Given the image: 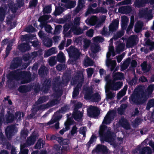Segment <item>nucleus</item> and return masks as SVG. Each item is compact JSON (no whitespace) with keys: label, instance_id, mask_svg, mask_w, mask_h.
<instances>
[{"label":"nucleus","instance_id":"51","mask_svg":"<svg viewBox=\"0 0 154 154\" xmlns=\"http://www.w3.org/2000/svg\"><path fill=\"white\" fill-rule=\"evenodd\" d=\"M126 107V105L125 104H122V105L118 109V111L119 113L122 114L123 109L125 108Z\"/></svg>","mask_w":154,"mask_h":154},{"label":"nucleus","instance_id":"17","mask_svg":"<svg viewBox=\"0 0 154 154\" xmlns=\"http://www.w3.org/2000/svg\"><path fill=\"white\" fill-rule=\"evenodd\" d=\"M94 64L93 61L88 57L86 56L84 60L83 65L87 67L92 66Z\"/></svg>","mask_w":154,"mask_h":154},{"label":"nucleus","instance_id":"64","mask_svg":"<svg viewBox=\"0 0 154 154\" xmlns=\"http://www.w3.org/2000/svg\"><path fill=\"white\" fill-rule=\"evenodd\" d=\"M26 90V87L24 86H20L19 88V91L20 92H24Z\"/></svg>","mask_w":154,"mask_h":154},{"label":"nucleus","instance_id":"33","mask_svg":"<svg viewBox=\"0 0 154 154\" xmlns=\"http://www.w3.org/2000/svg\"><path fill=\"white\" fill-rule=\"evenodd\" d=\"M134 23V17L133 16H131V21L130 25L127 29V32H128L133 28Z\"/></svg>","mask_w":154,"mask_h":154},{"label":"nucleus","instance_id":"35","mask_svg":"<svg viewBox=\"0 0 154 154\" xmlns=\"http://www.w3.org/2000/svg\"><path fill=\"white\" fill-rule=\"evenodd\" d=\"M6 11L5 9H4L2 8H0V20L2 21L4 20L5 13Z\"/></svg>","mask_w":154,"mask_h":154},{"label":"nucleus","instance_id":"41","mask_svg":"<svg viewBox=\"0 0 154 154\" xmlns=\"http://www.w3.org/2000/svg\"><path fill=\"white\" fill-rule=\"evenodd\" d=\"M142 69L145 72H148L149 70V68L147 67L146 63L143 62L141 65Z\"/></svg>","mask_w":154,"mask_h":154},{"label":"nucleus","instance_id":"5","mask_svg":"<svg viewBox=\"0 0 154 154\" xmlns=\"http://www.w3.org/2000/svg\"><path fill=\"white\" fill-rule=\"evenodd\" d=\"M80 18L79 17H76L74 21V25L71 27L70 32H72L75 34L78 35L83 32L78 26L80 24Z\"/></svg>","mask_w":154,"mask_h":154},{"label":"nucleus","instance_id":"14","mask_svg":"<svg viewBox=\"0 0 154 154\" xmlns=\"http://www.w3.org/2000/svg\"><path fill=\"white\" fill-rule=\"evenodd\" d=\"M119 123L124 128L127 129L130 128L129 124L126 119L124 118L122 119L119 121Z\"/></svg>","mask_w":154,"mask_h":154},{"label":"nucleus","instance_id":"22","mask_svg":"<svg viewBox=\"0 0 154 154\" xmlns=\"http://www.w3.org/2000/svg\"><path fill=\"white\" fill-rule=\"evenodd\" d=\"M143 26V23L141 21L137 22L135 25L134 31L137 33L140 32Z\"/></svg>","mask_w":154,"mask_h":154},{"label":"nucleus","instance_id":"20","mask_svg":"<svg viewBox=\"0 0 154 154\" xmlns=\"http://www.w3.org/2000/svg\"><path fill=\"white\" fill-rule=\"evenodd\" d=\"M137 36H133L129 38L130 42L128 41L127 43V46L128 47L132 46L135 42L137 41Z\"/></svg>","mask_w":154,"mask_h":154},{"label":"nucleus","instance_id":"4","mask_svg":"<svg viewBox=\"0 0 154 154\" xmlns=\"http://www.w3.org/2000/svg\"><path fill=\"white\" fill-rule=\"evenodd\" d=\"M96 152L97 154H111V151L104 145H97L95 148L92 150V153Z\"/></svg>","mask_w":154,"mask_h":154},{"label":"nucleus","instance_id":"6","mask_svg":"<svg viewBox=\"0 0 154 154\" xmlns=\"http://www.w3.org/2000/svg\"><path fill=\"white\" fill-rule=\"evenodd\" d=\"M88 116L92 117H96L99 114L100 111L96 107L91 106L87 109Z\"/></svg>","mask_w":154,"mask_h":154},{"label":"nucleus","instance_id":"25","mask_svg":"<svg viewBox=\"0 0 154 154\" xmlns=\"http://www.w3.org/2000/svg\"><path fill=\"white\" fill-rule=\"evenodd\" d=\"M37 52H35L32 53L30 55L29 54L25 55L23 56V58L25 60H27L35 58L37 56Z\"/></svg>","mask_w":154,"mask_h":154},{"label":"nucleus","instance_id":"42","mask_svg":"<svg viewBox=\"0 0 154 154\" xmlns=\"http://www.w3.org/2000/svg\"><path fill=\"white\" fill-rule=\"evenodd\" d=\"M69 24H66L64 26V30L63 31V32L65 36L66 37H68L69 36V34H67L66 33V31L67 30L69 29Z\"/></svg>","mask_w":154,"mask_h":154},{"label":"nucleus","instance_id":"48","mask_svg":"<svg viewBox=\"0 0 154 154\" xmlns=\"http://www.w3.org/2000/svg\"><path fill=\"white\" fill-rule=\"evenodd\" d=\"M49 18V15H45L40 17L38 19L40 22H42L47 20Z\"/></svg>","mask_w":154,"mask_h":154},{"label":"nucleus","instance_id":"13","mask_svg":"<svg viewBox=\"0 0 154 154\" xmlns=\"http://www.w3.org/2000/svg\"><path fill=\"white\" fill-rule=\"evenodd\" d=\"M109 87H105V92L107 99H111L115 96V94L110 91Z\"/></svg>","mask_w":154,"mask_h":154},{"label":"nucleus","instance_id":"34","mask_svg":"<svg viewBox=\"0 0 154 154\" xmlns=\"http://www.w3.org/2000/svg\"><path fill=\"white\" fill-rule=\"evenodd\" d=\"M92 40L94 43H98L100 42H103L104 39L100 36H97L93 38Z\"/></svg>","mask_w":154,"mask_h":154},{"label":"nucleus","instance_id":"44","mask_svg":"<svg viewBox=\"0 0 154 154\" xmlns=\"http://www.w3.org/2000/svg\"><path fill=\"white\" fill-rule=\"evenodd\" d=\"M44 45L46 46L50 47L52 45V40L50 39H48L45 40L44 42Z\"/></svg>","mask_w":154,"mask_h":154},{"label":"nucleus","instance_id":"59","mask_svg":"<svg viewBox=\"0 0 154 154\" xmlns=\"http://www.w3.org/2000/svg\"><path fill=\"white\" fill-rule=\"evenodd\" d=\"M51 26L48 25H46L45 27V31L48 33H50L51 31Z\"/></svg>","mask_w":154,"mask_h":154},{"label":"nucleus","instance_id":"11","mask_svg":"<svg viewBox=\"0 0 154 154\" xmlns=\"http://www.w3.org/2000/svg\"><path fill=\"white\" fill-rule=\"evenodd\" d=\"M85 97L86 98L90 100L92 102H97L100 100V96L98 93H96L92 96H90L88 95V96H85Z\"/></svg>","mask_w":154,"mask_h":154},{"label":"nucleus","instance_id":"36","mask_svg":"<svg viewBox=\"0 0 154 154\" xmlns=\"http://www.w3.org/2000/svg\"><path fill=\"white\" fill-rule=\"evenodd\" d=\"M24 116V114L23 112H18L15 114V118L17 120H20Z\"/></svg>","mask_w":154,"mask_h":154},{"label":"nucleus","instance_id":"16","mask_svg":"<svg viewBox=\"0 0 154 154\" xmlns=\"http://www.w3.org/2000/svg\"><path fill=\"white\" fill-rule=\"evenodd\" d=\"M97 18L96 17H92L89 19L86 20V23L88 25H95L97 21Z\"/></svg>","mask_w":154,"mask_h":154},{"label":"nucleus","instance_id":"38","mask_svg":"<svg viewBox=\"0 0 154 154\" xmlns=\"http://www.w3.org/2000/svg\"><path fill=\"white\" fill-rule=\"evenodd\" d=\"M154 106V100H149L147 103L146 109L147 110H149L150 108Z\"/></svg>","mask_w":154,"mask_h":154},{"label":"nucleus","instance_id":"18","mask_svg":"<svg viewBox=\"0 0 154 154\" xmlns=\"http://www.w3.org/2000/svg\"><path fill=\"white\" fill-rule=\"evenodd\" d=\"M128 21V18L126 16H122L121 17V26L122 29H125L126 28V26Z\"/></svg>","mask_w":154,"mask_h":154},{"label":"nucleus","instance_id":"12","mask_svg":"<svg viewBox=\"0 0 154 154\" xmlns=\"http://www.w3.org/2000/svg\"><path fill=\"white\" fill-rule=\"evenodd\" d=\"M83 113L78 110H75L73 112L72 116L77 121H79L82 117Z\"/></svg>","mask_w":154,"mask_h":154},{"label":"nucleus","instance_id":"28","mask_svg":"<svg viewBox=\"0 0 154 154\" xmlns=\"http://www.w3.org/2000/svg\"><path fill=\"white\" fill-rule=\"evenodd\" d=\"M124 77V75L122 73H114L113 76L114 80L121 79Z\"/></svg>","mask_w":154,"mask_h":154},{"label":"nucleus","instance_id":"62","mask_svg":"<svg viewBox=\"0 0 154 154\" xmlns=\"http://www.w3.org/2000/svg\"><path fill=\"white\" fill-rule=\"evenodd\" d=\"M124 55L125 54H122V55L117 57V61L118 63L121 61Z\"/></svg>","mask_w":154,"mask_h":154},{"label":"nucleus","instance_id":"56","mask_svg":"<svg viewBox=\"0 0 154 154\" xmlns=\"http://www.w3.org/2000/svg\"><path fill=\"white\" fill-rule=\"evenodd\" d=\"M60 151L61 153H66L67 151V147L66 146H63V147L61 149Z\"/></svg>","mask_w":154,"mask_h":154},{"label":"nucleus","instance_id":"55","mask_svg":"<svg viewBox=\"0 0 154 154\" xmlns=\"http://www.w3.org/2000/svg\"><path fill=\"white\" fill-rule=\"evenodd\" d=\"M107 29L104 27L102 32V34L106 36L109 35V33L108 32L106 31Z\"/></svg>","mask_w":154,"mask_h":154},{"label":"nucleus","instance_id":"40","mask_svg":"<svg viewBox=\"0 0 154 154\" xmlns=\"http://www.w3.org/2000/svg\"><path fill=\"white\" fill-rule=\"evenodd\" d=\"M63 5H62L61 6L58 7L57 8H56L55 11V15H59L60 14L63 12Z\"/></svg>","mask_w":154,"mask_h":154},{"label":"nucleus","instance_id":"61","mask_svg":"<svg viewBox=\"0 0 154 154\" xmlns=\"http://www.w3.org/2000/svg\"><path fill=\"white\" fill-rule=\"evenodd\" d=\"M35 29L32 26H29L26 30L27 32H33L35 31Z\"/></svg>","mask_w":154,"mask_h":154},{"label":"nucleus","instance_id":"8","mask_svg":"<svg viewBox=\"0 0 154 154\" xmlns=\"http://www.w3.org/2000/svg\"><path fill=\"white\" fill-rule=\"evenodd\" d=\"M69 54L74 58H77L79 56L81 53L78 49L72 47L68 49Z\"/></svg>","mask_w":154,"mask_h":154},{"label":"nucleus","instance_id":"63","mask_svg":"<svg viewBox=\"0 0 154 154\" xmlns=\"http://www.w3.org/2000/svg\"><path fill=\"white\" fill-rule=\"evenodd\" d=\"M100 75L101 77L103 76L106 74L105 71L103 69H100L99 71Z\"/></svg>","mask_w":154,"mask_h":154},{"label":"nucleus","instance_id":"49","mask_svg":"<svg viewBox=\"0 0 154 154\" xmlns=\"http://www.w3.org/2000/svg\"><path fill=\"white\" fill-rule=\"evenodd\" d=\"M86 131V128L85 127H81L79 130V133L80 134H82L83 137L85 136V133Z\"/></svg>","mask_w":154,"mask_h":154},{"label":"nucleus","instance_id":"30","mask_svg":"<svg viewBox=\"0 0 154 154\" xmlns=\"http://www.w3.org/2000/svg\"><path fill=\"white\" fill-rule=\"evenodd\" d=\"M83 47L84 50H86L89 47L91 43V41L89 40L85 39L83 41Z\"/></svg>","mask_w":154,"mask_h":154},{"label":"nucleus","instance_id":"19","mask_svg":"<svg viewBox=\"0 0 154 154\" xmlns=\"http://www.w3.org/2000/svg\"><path fill=\"white\" fill-rule=\"evenodd\" d=\"M57 52L55 48H52L47 51H46L44 54L45 57H47L52 54H55Z\"/></svg>","mask_w":154,"mask_h":154},{"label":"nucleus","instance_id":"23","mask_svg":"<svg viewBox=\"0 0 154 154\" xmlns=\"http://www.w3.org/2000/svg\"><path fill=\"white\" fill-rule=\"evenodd\" d=\"M30 48V46L27 44H22L18 47V48L23 52L29 50Z\"/></svg>","mask_w":154,"mask_h":154},{"label":"nucleus","instance_id":"60","mask_svg":"<svg viewBox=\"0 0 154 154\" xmlns=\"http://www.w3.org/2000/svg\"><path fill=\"white\" fill-rule=\"evenodd\" d=\"M37 2V0H32V1L30 3V6H35Z\"/></svg>","mask_w":154,"mask_h":154},{"label":"nucleus","instance_id":"46","mask_svg":"<svg viewBox=\"0 0 154 154\" xmlns=\"http://www.w3.org/2000/svg\"><path fill=\"white\" fill-rule=\"evenodd\" d=\"M69 6L67 7L66 6H64V9L66 8H71L75 7L76 5L75 2V1H70L69 2Z\"/></svg>","mask_w":154,"mask_h":154},{"label":"nucleus","instance_id":"57","mask_svg":"<svg viewBox=\"0 0 154 154\" xmlns=\"http://www.w3.org/2000/svg\"><path fill=\"white\" fill-rule=\"evenodd\" d=\"M96 139V137L95 136L92 135L91 137L89 143L90 144H92L94 143Z\"/></svg>","mask_w":154,"mask_h":154},{"label":"nucleus","instance_id":"15","mask_svg":"<svg viewBox=\"0 0 154 154\" xmlns=\"http://www.w3.org/2000/svg\"><path fill=\"white\" fill-rule=\"evenodd\" d=\"M119 20L118 19L114 20L109 26L110 31H113L118 27L119 24Z\"/></svg>","mask_w":154,"mask_h":154},{"label":"nucleus","instance_id":"26","mask_svg":"<svg viewBox=\"0 0 154 154\" xmlns=\"http://www.w3.org/2000/svg\"><path fill=\"white\" fill-rule=\"evenodd\" d=\"M82 86V82L80 83L78 85L77 87L75 88L73 92L72 97L75 98L77 96L79 93V88Z\"/></svg>","mask_w":154,"mask_h":154},{"label":"nucleus","instance_id":"10","mask_svg":"<svg viewBox=\"0 0 154 154\" xmlns=\"http://www.w3.org/2000/svg\"><path fill=\"white\" fill-rule=\"evenodd\" d=\"M16 132L14 126H8L6 129L5 133L7 137L10 138Z\"/></svg>","mask_w":154,"mask_h":154},{"label":"nucleus","instance_id":"58","mask_svg":"<svg viewBox=\"0 0 154 154\" xmlns=\"http://www.w3.org/2000/svg\"><path fill=\"white\" fill-rule=\"evenodd\" d=\"M147 44L151 46V47L149 48L151 50L154 48V42H151L150 41H148L147 42Z\"/></svg>","mask_w":154,"mask_h":154},{"label":"nucleus","instance_id":"3","mask_svg":"<svg viewBox=\"0 0 154 154\" xmlns=\"http://www.w3.org/2000/svg\"><path fill=\"white\" fill-rule=\"evenodd\" d=\"M112 56H114L116 55L114 50L112 46H110L109 48V51L106 54L107 60L106 63L107 66H109L110 65H111V70H112L116 65V60H111L109 58L111 55Z\"/></svg>","mask_w":154,"mask_h":154},{"label":"nucleus","instance_id":"54","mask_svg":"<svg viewBox=\"0 0 154 154\" xmlns=\"http://www.w3.org/2000/svg\"><path fill=\"white\" fill-rule=\"evenodd\" d=\"M154 89V85H150L149 86L147 89L148 92L149 93H151L153 91Z\"/></svg>","mask_w":154,"mask_h":154},{"label":"nucleus","instance_id":"52","mask_svg":"<svg viewBox=\"0 0 154 154\" xmlns=\"http://www.w3.org/2000/svg\"><path fill=\"white\" fill-rule=\"evenodd\" d=\"M87 74L88 76H91L94 72L93 69L91 68H88L87 69Z\"/></svg>","mask_w":154,"mask_h":154},{"label":"nucleus","instance_id":"53","mask_svg":"<svg viewBox=\"0 0 154 154\" xmlns=\"http://www.w3.org/2000/svg\"><path fill=\"white\" fill-rule=\"evenodd\" d=\"M77 128L75 126H74L72 128L71 131V134L72 135H73L77 132Z\"/></svg>","mask_w":154,"mask_h":154},{"label":"nucleus","instance_id":"32","mask_svg":"<svg viewBox=\"0 0 154 154\" xmlns=\"http://www.w3.org/2000/svg\"><path fill=\"white\" fill-rule=\"evenodd\" d=\"M65 128H63L60 131V133L61 134H63L65 132L69 130V123L68 122H66L65 123Z\"/></svg>","mask_w":154,"mask_h":154},{"label":"nucleus","instance_id":"21","mask_svg":"<svg viewBox=\"0 0 154 154\" xmlns=\"http://www.w3.org/2000/svg\"><path fill=\"white\" fill-rule=\"evenodd\" d=\"M151 149L149 147H143L140 151V154H151Z\"/></svg>","mask_w":154,"mask_h":154},{"label":"nucleus","instance_id":"39","mask_svg":"<svg viewBox=\"0 0 154 154\" xmlns=\"http://www.w3.org/2000/svg\"><path fill=\"white\" fill-rule=\"evenodd\" d=\"M100 47L97 45H93L91 47V50L93 53H96L99 51Z\"/></svg>","mask_w":154,"mask_h":154},{"label":"nucleus","instance_id":"47","mask_svg":"<svg viewBox=\"0 0 154 154\" xmlns=\"http://www.w3.org/2000/svg\"><path fill=\"white\" fill-rule=\"evenodd\" d=\"M94 33V30L93 29H90L87 32L86 35L88 37H91L93 36Z\"/></svg>","mask_w":154,"mask_h":154},{"label":"nucleus","instance_id":"9","mask_svg":"<svg viewBox=\"0 0 154 154\" xmlns=\"http://www.w3.org/2000/svg\"><path fill=\"white\" fill-rule=\"evenodd\" d=\"M60 112H62L61 111L60 112H57L54 114L51 120L47 123V125H50L58 121L62 117V116L60 114Z\"/></svg>","mask_w":154,"mask_h":154},{"label":"nucleus","instance_id":"7","mask_svg":"<svg viewBox=\"0 0 154 154\" xmlns=\"http://www.w3.org/2000/svg\"><path fill=\"white\" fill-rule=\"evenodd\" d=\"M147 99V97L145 96L144 94H141L139 97L136 96V97H132L130 99V100L137 104L141 103L146 100Z\"/></svg>","mask_w":154,"mask_h":154},{"label":"nucleus","instance_id":"24","mask_svg":"<svg viewBox=\"0 0 154 154\" xmlns=\"http://www.w3.org/2000/svg\"><path fill=\"white\" fill-rule=\"evenodd\" d=\"M127 88V85L125 86L117 94V97L118 99H120L125 94Z\"/></svg>","mask_w":154,"mask_h":154},{"label":"nucleus","instance_id":"27","mask_svg":"<svg viewBox=\"0 0 154 154\" xmlns=\"http://www.w3.org/2000/svg\"><path fill=\"white\" fill-rule=\"evenodd\" d=\"M148 12L146 10L141 11L140 12V14L141 17L144 16V15L145 14L148 15V14H149V17H148V19L149 20L151 19L153 17V16L151 14V11H149V12L148 13Z\"/></svg>","mask_w":154,"mask_h":154},{"label":"nucleus","instance_id":"29","mask_svg":"<svg viewBox=\"0 0 154 154\" xmlns=\"http://www.w3.org/2000/svg\"><path fill=\"white\" fill-rule=\"evenodd\" d=\"M56 139L60 143L63 144H68L69 143V141L68 139H63L61 137H57L56 138Z\"/></svg>","mask_w":154,"mask_h":154},{"label":"nucleus","instance_id":"50","mask_svg":"<svg viewBox=\"0 0 154 154\" xmlns=\"http://www.w3.org/2000/svg\"><path fill=\"white\" fill-rule=\"evenodd\" d=\"M51 8L50 6H48L46 7L43 10V12L44 13H49L51 11Z\"/></svg>","mask_w":154,"mask_h":154},{"label":"nucleus","instance_id":"45","mask_svg":"<svg viewBox=\"0 0 154 154\" xmlns=\"http://www.w3.org/2000/svg\"><path fill=\"white\" fill-rule=\"evenodd\" d=\"M55 57H50L49 60V63L50 65L53 66L56 63Z\"/></svg>","mask_w":154,"mask_h":154},{"label":"nucleus","instance_id":"31","mask_svg":"<svg viewBox=\"0 0 154 154\" xmlns=\"http://www.w3.org/2000/svg\"><path fill=\"white\" fill-rule=\"evenodd\" d=\"M125 47V44L121 43L118 45L116 48V52L117 53H119L120 52L124 50Z\"/></svg>","mask_w":154,"mask_h":154},{"label":"nucleus","instance_id":"1","mask_svg":"<svg viewBox=\"0 0 154 154\" xmlns=\"http://www.w3.org/2000/svg\"><path fill=\"white\" fill-rule=\"evenodd\" d=\"M114 114L113 111H110L108 112L104 118L99 131L100 140L102 142H110L114 140L115 134L110 131V128H107L104 125L105 124H109L111 122L113 119Z\"/></svg>","mask_w":154,"mask_h":154},{"label":"nucleus","instance_id":"37","mask_svg":"<svg viewBox=\"0 0 154 154\" xmlns=\"http://www.w3.org/2000/svg\"><path fill=\"white\" fill-rule=\"evenodd\" d=\"M58 60L60 62H63L65 60V57L63 53L61 52H60L57 55Z\"/></svg>","mask_w":154,"mask_h":154},{"label":"nucleus","instance_id":"2","mask_svg":"<svg viewBox=\"0 0 154 154\" xmlns=\"http://www.w3.org/2000/svg\"><path fill=\"white\" fill-rule=\"evenodd\" d=\"M105 79L106 82V87H108L111 90H118L122 86V84L120 82H115L114 80L111 82L109 75H107Z\"/></svg>","mask_w":154,"mask_h":154},{"label":"nucleus","instance_id":"43","mask_svg":"<svg viewBox=\"0 0 154 154\" xmlns=\"http://www.w3.org/2000/svg\"><path fill=\"white\" fill-rule=\"evenodd\" d=\"M35 137H31L28 139L27 140V143L28 144H33L35 141Z\"/></svg>","mask_w":154,"mask_h":154}]
</instances>
